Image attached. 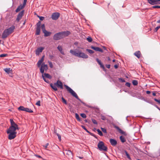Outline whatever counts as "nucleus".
Listing matches in <instances>:
<instances>
[{"label": "nucleus", "instance_id": "nucleus-28", "mask_svg": "<svg viewBox=\"0 0 160 160\" xmlns=\"http://www.w3.org/2000/svg\"><path fill=\"white\" fill-rule=\"evenodd\" d=\"M18 109L19 110L24 111L25 108L22 106H20L18 108Z\"/></svg>", "mask_w": 160, "mask_h": 160}, {"label": "nucleus", "instance_id": "nucleus-41", "mask_svg": "<svg viewBox=\"0 0 160 160\" xmlns=\"http://www.w3.org/2000/svg\"><path fill=\"white\" fill-rule=\"evenodd\" d=\"M42 63V62L39 61V60L38 61L37 63V66L38 67H40L41 64Z\"/></svg>", "mask_w": 160, "mask_h": 160}, {"label": "nucleus", "instance_id": "nucleus-18", "mask_svg": "<svg viewBox=\"0 0 160 160\" xmlns=\"http://www.w3.org/2000/svg\"><path fill=\"white\" fill-rule=\"evenodd\" d=\"M66 153L67 155H68L70 157H72V152L70 150H65Z\"/></svg>", "mask_w": 160, "mask_h": 160}, {"label": "nucleus", "instance_id": "nucleus-15", "mask_svg": "<svg viewBox=\"0 0 160 160\" xmlns=\"http://www.w3.org/2000/svg\"><path fill=\"white\" fill-rule=\"evenodd\" d=\"M44 49L43 47H40L38 48L36 50V54L37 55H39L40 52H42V50Z\"/></svg>", "mask_w": 160, "mask_h": 160}, {"label": "nucleus", "instance_id": "nucleus-59", "mask_svg": "<svg viewBox=\"0 0 160 160\" xmlns=\"http://www.w3.org/2000/svg\"><path fill=\"white\" fill-rule=\"evenodd\" d=\"M100 65L101 68H102L103 69H104V65L102 64V63H101V65Z\"/></svg>", "mask_w": 160, "mask_h": 160}, {"label": "nucleus", "instance_id": "nucleus-25", "mask_svg": "<svg viewBox=\"0 0 160 160\" xmlns=\"http://www.w3.org/2000/svg\"><path fill=\"white\" fill-rule=\"evenodd\" d=\"M43 75L44 77H45L49 79H51L52 78L51 76L49 74L45 73Z\"/></svg>", "mask_w": 160, "mask_h": 160}, {"label": "nucleus", "instance_id": "nucleus-27", "mask_svg": "<svg viewBox=\"0 0 160 160\" xmlns=\"http://www.w3.org/2000/svg\"><path fill=\"white\" fill-rule=\"evenodd\" d=\"M40 28H36V34L39 35L40 34Z\"/></svg>", "mask_w": 160, "mask_h": 160}, {"label": "nucleus", "instance_id": "nucleus-10", "mask_svg": "<svg viewBox=\"0 0 160 160\" xmlns=\"http://www.w3.org/2000/svg\"><path fill=\"white\" fill-rule=\"evenodd\" d=\"M23 13L24 11H22L18 14L16 18V21H17L18 22L21 18L23 14Z\"/></svg>", "mask_w": 160, "mask_h": 160}, {"label": "nucleus", "instance_id": "nucleus-39", "mask_svg": "<svg viewBox=\"0 0 160 160\" xmlns=\"http://www.w3.org/2000/svg\"><path fill=\"white\" fill-rule=\"evenodd\" d=\"M27 2V0H23V5H22V6L24 8V7L25 6L26 2Z\"/></svg>", "mask_w": 160, "mask_h": 160}, {"label": "nucleus", "instance_id": "nucleus-60", "mask_svg": "<svg viewBox=\"0 0 160 160\" xmlns=\"http://www.w3.org/2000/svg\"><path fill=\"white\" fill-rule=\"evenodd\" d=\"M100 65L101 68H102L103 69H104V65L102 64V63H101V65Z\"/></svg>", "mask_w": 160, "mask_h": 160}, {"label": "nucleus", "instance_id": "nucleus-53", "mask_svg": "<svg viewBox=\"0 0 160 160\" xmlns=\"http://www.w3.org/2000/svg\"><path fill=\"white\" fill-rule=\"evenodd\" d=\"M56 134L58 137V139L60 141L61 140V136L58 133H56Z\"/></svg>", "mask_w": 160, "mask_h": 160}, {"label": "nucleus", "instance_id": "nucleus-42", "mask_svg": "<svg viewBox=\"0 0 160 160\" xmlns=\"http://www.w3.org/2000/svg\"><path fill=\"white\" fill-rule=\"evenodd\" d=\"M48 63H49L50 67L51 68H53V64H52V62H51L48 61Z\"/></svg>", "mask_w": 160, "mask_h": 160}, {"label": "nucleus", "instance_id": "nucleus-56", "mask_svg": "<svg viewBox=\"0 0 160 160\" xmlns=\"http://www.w3.org/2000/svg\"><path fill=\"white\" fill-rule=\"evenodd\" d=\"M154 100L156 102H157L158 103L160 104V100H158L156 98H155Z\"/></svg>", "mask_w": 160, "mask_h": 160}, {"label": "nucleus", "instance_id": "nucleus-8", "mask_svg": "<svg viewBox=\"0 0 160 160\" xmlns=\"http://www.w3.org/2000/svg\"><path fill=\"white\" fill-rule=\"evenodd\" d=\"M150 4L153 5L155 4H160V0H147Z\"/></svg>", "mask_w": 160, "mask_h": 160}, {"label": "nucleus", "instance_id": "nucleus-7", "mask_svg": "<svg viewBox=\"0 0 160 160\" xmlns=\"http://www.w3.org/2000/svg\"><path fill=\"white\" fill-rule=\"evenodd\" d=\"M48 69V65L43 63L41 66L40 68V71L41 73L43 74L44 70H47Z\"/></svg>", "mask_w": 160, "mask_h": 160}, {"label": "nucleus", "instance_id": "nucleus-63", "mask_svg": "<svg viewBox=\"0 0 160 160\" xmlns=\"http://www.w3.org/2000/svg\"><path fill=\"white\" fill-rule=\"evenodd\" d=\"M114 67L115 68H118V65L116 64L114 66Z\"/></svg>", "mask_w": 160, "mask_h": 160}, {"label": "nucleus", "instance_id": "nucleus-19", "mask_svg": "<svg viewBox=\"0 0 160 160\" xmlns=\"http://www.w3.org/2000/svg\"><path fill=\"white\" fill-rule=\"evenodd\" d=\"M58 49L60 52V53L62 55H64V53L62 51V47L61 46H58L57 48Z\"/></svg>", "mask_w": 160, "mask_h": 160}, {"label": "nucleus", "instance_id": "nucleus-46", "mask_svg": "<svg viewBox=\"0 0 160 160\" xmlns=\"http://www.w3.org/2000/svg\"><path fill=\"white\" fill-rule=\"evenodd\" d=\"M102 131L104 133H106L107 132V131L106 129L105 128H101Z\"/></svg>", "mask_w": 160, "mask_h": 160}, {"label": "nucleus", "instance_id": "nucleus-33", "mask_svg": "<svg viewBox=\"0 0 160 160\" xmlns=\"http://www.w3.org/2000/svg\"><path fill=\"white\" fill-rule=\"evenodd\" d=\"M97 131L98 133V134L99 135L101 136H102V135L103 134L102 132L99 129H98L97 130Z\"/></svg>", "mask_w": 160, "mask_h": 160}, {"label": "nucleus", "instance_id": "nucleus-22", "mask_svg": "<svg viewBox=\"0 0 160 160\" xmlns=\"http://www.w3.org/2000/svg\"><path fill=\"white\" fill-rule=\"evenodd\" d=\"M23 8L22 6V5H20L16 10V12H18Z\"/></svg>", "mask_w": 160, "mask_h": 160}, {"label": "nucleus", "instance_id": "nucleus-38", "mask_svg": "<svg viewBox=\"0 0 160 160\" xmlns=\"http://www.w3.org/2000/svg\"><path fill=\"white\" fill-rule=\"evenodd\" d=\"M81 127H82L87 132L89 133H90V132L89 131H88L87 129H86V127H85V126H83V125H82L81 126Z\"/></svg>", "mask_w": 160, "mask_h": 160}, {"label": "nucleus", "instance_id": "nucleus-14", "mask_svg": "<svg viewBox=\"0 0 160 160\" xmlns=\"http://www.w3.org/2000/svg\"><path fill=\"white\" fill-rule=\"evenodd\" d=\"M91 48L93 50H95L96 51H99L101 52H103L101 48L99 47H94V46H92Z\"/></svg>", "mask_w": 160, "mask_h": 160}, {"label": "nucleus", "instance_id": "nucleus-34", "mask_svg": "<svg viewBox=\"0 0 160 160\" xmlns=\"http://www.w3.org/2000/svg\"><path fill=\"white\" fill-rule=\"evenodd\" d=\"M86 51L90 54H92L94 52V51L90 49H87Z\"/></svg>", "mask_w": 160, "mask_h": 160}, {"label": "nucleus", "instance_id": "nucleus-37", "mask_svg": "<svg viewBox=\"0 0 160 160\" xmlns=\"http://www.w3.org/2000/svg\"><path fill=\"white\" fill-rule=\"evenodd\" d=\"M87 40L89 42H91L92 41V38L90 37H88L87 38Z\"/></svg>", "mask_w": 160, "mask_h": 160}, {"label": "nucleus", "instance_id": "nucleus-57", "mask_svg": "<svg viewBox=\"0 0 160 160\" xmlns=\"http://www.w3.org/2000/svg\"><path fill=\"white\" fill-rule=\"evenodd\" d=\"M152 8H160V6H155L152 7Z\"/></svg>", "mask_w": 160, "mask_h": 160}, {"label": "nucleus", "instance_id": "nucleus-23", "mask_svg": "<svg viewBox=\"0 0 160 160\" xmlns=\"http://www.w3.org/2000/svg\"><path fill=\"white\" fill-rule=\"evenodd\" d=\"M50 86L51 87V88L55 91H57V88L56 87V85L54 84V85H53L52 84H50Z\"/></svg>", "mask_w": 160, "mask_h": 160}, {"label": "nucleus", "instance_id": "nucleus-58", "mask_svg": "<svg viewBox=\"0 0 160 160\" xmlns=\"http://www.w3.org/2000/svg\"><path fill=\"white\" fill-rule=\"evenodd\" d=\"M106 67L108 68H110V64H106Z\"/></svg>", "mask_w": 160, "mask_h": 160}, {"label": "nucleus", "instance_id": "nucleus-30", "mask_svg": "<svg viewBox=\"0 0 160 160\" xmlns=\"http://www.w3.org/2000/svg\"><path fill=\"white\" fill-rule=\"evenodd\" d=\"M132 83L134 85L136 86L138 85V82L136 80H133L132 81Z\"/></svg>", "mask_w": 160, "mask_h": 160}, {"label": "nucleus", "instance_id": "nucleus-20", "mask_svg": "<svg viewBox=\"0 0 160 160\" xmlns=\"http://www.w3.org/2000/svg\"><path fill=\"white\" fill-rule=\"evenodd\" d=\"M141 53L139 51H138L135 52L134 55L136 56L138 58H139L140 57Z\"/></svg>", "mask_w": 160, "mask_h": 160}, {"label": "nucleus", "instance_id": "nucleus-31", "mask_svg": "<svg viewBox=\"0 0 160 160\" xmlns=\"http://www.w3.org/2000/svg\"><path fill=\"white\" fill-rule=\"evenodd\" d=\"M124 152L125 153L126 156L127 157V158L129 159H131L129 155V154L128 153V152L126 151H125Z\"/></svg>", "mask_w": 160, "mask_h": 160}, {"label": "nucleus", "instance_id": "nucleus-40", "mask_svg": "<svg viewBox=\"0 0 160 160\" xmlns=\"http://www.w3.org/2000/svg\"><path fill=\"white\" fill-rule=\"evenodd\" d=\"M62 101L63 103H64L65 104H67V102L64 98L62 97Z\"/></svg>", "mask_w": 160, "mask_h": 160}, {"label": "nucleus", "instance_id": "nucleus-17", "mask_svg": "<svg viewBox=\"0 0 160 160\" xmlns=\"http://www.w3.org/2000/svg\"><path fill=\"white\" fill-rule=\"evenodd\" d=\"M43 33L44 34V35L45 37H48L52 33L51 32H48L46 30L43 32Z\"/></svg>", "mask_w": 160, "mask_h": 160}, {"label": "nucleus", "instance_id": "nucleus-3", "mask_svg": "<svg viewBox=\"0 0 160 160\" xmlns=\"http://www.w3.org/2000/svg\"><path fill=\"white\" fill-rule=\"evenodd\" d=\"M15 29V26L12 25L8 29H5L3 32L2 37V38H5L7 37L12 33Z\"/></svg>", "mask_w": 160, "mask_h": 160}, {"label": "nucleus", "instance_id": "nucleus-54", "mask_svg": "<svg viewBox=\"0 0 160 160\" xmlns=\"http://www.w3.org/2000/svg\"><path fill=\"white\" fill-rule=\"evenodd\" d=\"M160 28V26H158L156 27L155 28V30L156 32L157 31L159 28Z\"/></svg>", "mask_w": 160, "mask_h": 160}, {"label": "nucleus", "instance_id": "nucleus-2", "mask_svg": "<svg viewBox=\"0 0 160 160\" xmlns=\"http://www.w3.org/2000/svg\"><path fill=\"white\" fill-rule=\"evenodd\" d=\"M70 52L72 55L79 58H88L87 55L78 49H76L75 50H71L70 51Z\"/></svg>", "mask_w": 160, "mask_h": 160}, {"label": "nucleus", "instance_id": "nucleus-13", "mask_svg": "<svg viewBox=\"0 0 160 160\" xmlns=\"http://www.w3.org/2000/svg\"><path fill=\"white\" fill-rule=\"evenodd\" d=\"M63 38L68 36L70 34V32L68 31H64L61 32Z\"/></svg>", "mask_w": 160, "mask_h": 160}, {"label": "nucleus", "instance_id": "nucleus-29", "mask_svg": "<svg viewBox=\"0 0 160 160\" xmlns=\"http://www.w3.org/2000/svg\"><path fill=\"white\" fill-rule=\"evenodd\" d=\"M75 117L76 119L79 121H80V118L79 117V115L77 113L75 114Z\"/></svg>", "mask_w": 160, "mask_h": 160}, {"label": "nucleus", "instance_id": "nucleus-24", "mask_svg": "<svg viewBox=\"0 0 160 160\" xmlns=\"http://www.w3.org/2000/svg\"><path fill=\"white\" fill-rule=\"evenodd\" d=\"M120 139L121 142L123 143L124 142L126 141L125 138L122 136H121L120 137Z\"/></svg>", "mask_w": 160, "mask_h": 160}, {"label": "nucleus", "instance_id": "nucleus-44", "mask_svg": "<svg viewBox=\"0 0 160 160\" xmlns=\"http://www.w3.org/2000/svg\"><path fill=\"white\" fill-rule=\"evenodd\" d=\"M92 122L95 124H96L97 125L98 123H97V121L94 119H92Z\"/></svg>", "mask_w": 160, "mask_h": 160}, {"label": "nucleus", "instance_id": "nucleus-51", "mask_svg": "<svg viewBox=\"0 0 160 160\" xmlns=\"http://www.w3.org/2000/svg\"><path fill=\"white\" fill-rule=\"evenodd\" d=\"M96 60L99 65H101L102 63L98 59V58H96Z\"/></svg>", "mask_w": 160, "mask_h": 160}, {"label": "nucleus", "instance_id": "nucleus-6", "mask_svg": "<svg viewBox=\"0 0 160 160\" xmlns=\"http://www.w3.org/2000/svg\"><path fill=\"white\" fill-rule=\"evenodd\" d=\"M63 38L61 32L56 33L53 36V39L54 40H57Z\"/></svg>", "mask_w": 160, "mask_h": 160}, {"label": "nucleus", "instance_id": "nucleus-47", "mask_svg": "<svg viewBox=\"0 0 160 160\" xmlns=\"http://www.w3.org/2000/svg\"><path fill=\"white\" fill-rule=\"evenodd\" d=\"M7 56V54H2L0 55V57L1 58L5 57Z\"/></svg>", "mask_w": 160, "mask_h": 160}, {"label": "nucleus", "instance_id": "nucleus-16", "mask_svg": "<svg viewBox=\"0 0 160 160\" xmlns=\"http://www.w3.org/2000/svg\"><path fill=\"white\" fill-rule=\"evenodd\" d=\"M115 128H116L120 133L122 134H125V132L121 130L118 127L115 126Z\"/></svg>", "mask_w": 160, "mask_h": 160}, {"label": "nucleus", "instance_id": "nucleus-5", "mask_svg": "<svg viewBox=\"0 0 160 160\" xmlns=\"http://www.w3.org/2000/svg\"><path fill=\"white\" fill-rule=\"evenodd\" d=\"M98 147L100 151H107L108 150L107 147L105 145L104 143L102 141H100L98 145Z\"/></svg>", "mask_w": 160, "mask_h": 160}, {"label": "nucleus", "instance_id": "nucleus-61", "mask_svg": "<svg viewBox=\"0 0 160 160\" xmlns=\"http://www.w3.org/2000/svg\"><path fill=\"white\" fill-rule=\"evenodd\" d=\"M101 119L102 120H105L106 119V118L104 116H102L101 117Z\"/></svg>", "mask_w": 160, "mask_h": 160}, {"label": "nucleus", "instance_id": "nucleus-21", "mask_svg": "<svg viewBox=\"0 0 160 160\" xmlns=\"http://www.w3.org/2000/svg\"><path fill=\"white\" fill-rule=\"evenodd\" d=\"M4 70L8 74L11 73L12 72V69L10 68H5Z\"/></svg>", "mask_w": 160, "mask_h": 160}, {"label": "nucleus", "instance_id": "nucleus-64", "mask_svg": "<svg viewBox=\"0 0 160 160\" xmlns=\"http://www.w3.org/2000/svg\"><path fill=\"white\" fill-rule=\"evenodd\" d=\"M152 95L153 96H155L156 95V93L155 92H153L152 93Z\"/></svg>", "mask_w": 160, "mask_h": 160}, {"label": "nucleus", "instance_id": "nucleus-50", "mask_svg": "<svg viewBox=\"0 0 160 160\" xmlns=\"http://www.w3.org/2000/svg\"><path fill=\"white\" fill-rule=\"evenodd\" d=\"M119 80L122 82H125V80L122 78H119Z\"/></svg>", "mask_w": 160, "mask_h": 160}, {"label": "nucleus", "instance_id": "nucleus-12", "mask_svg": "<svg viewBox=\"0 0 160 160\" xmlns=\"http://www.w3.org/2000/svg\"><path fill=\"white\" fill-rule=\"evenodd\" d=\"M109 142L111 145L113 146H115L117 144L116 140L113 139H110Z\"/></svg>", "mask_w": 160, "mask_h": 160}, {"label": "nucleus", "instance_id": "nucleus-4", "mask_svg": "<svg viewBox=\"0 0 160 160\" xmlns=\"http://www.w3.org/2000/svg\"><path fill=\"white\" fill-rule=\"evenodd\" d=\"M64 86L66 88L67 90L74 97H75L76 98L79 100L82 103L84 104V103L82 102H81V100L78 98V95L76 92L72 90L68 86L66 85H64Z\"/></svg>", "mask_w": 160, "mask_h": 160}, {"label": "nucleus", "instance_id": "nucleus-11", "mask_svg": "<svg viewBox=\"0 0 160 160\" xmlns=\"http://www.w3.org/2000/svg\"><path fill=\"white\" fill-rule=\"evenodd\" d=\"M55 84L58 87L60 88L61 89H63L62 83L61 81L59 80L57 81V82L55 83Z\"/></svg>", "mask_w": 160, "mask_h": 160}, {"label": "nucleus", "instance_id": "nucleus-43", "mask_svg": "<svg viewBox=\"0 0 160 160\" xmlns=\"http://www.w3.org/2000/svg\"><path fill=\"white\" fill-rule=\"evenodd\" d=\"M81 116L83 118H86V115L84 113H81Z\"/></svg>", "mask_w": 160, "mask_h": 160}, {"label": "nucleus", "instance_id": "nucleus-32", "mask_svg": "<svg viewBox=\"0 0 160 160\" xmlns=\"http://www.w3.org/2000/svg\"><path fill=\"white\" fill-rule=\"evenodd\" d=\"M41 28L43 32L46 30L45 29V26L44 24H43L42 25Z\"/></svg>", "mask_w": 160, "mask_h": 160}, {"label": "nucleus", "instance_id": "nucleus-49", "mask_svg": "<svg viewBox=\"0 0 160 160\" xmlns=\"http://www.w3.org/2000/svg\"><path fill=\"white\" fill-rule=\"evenodd\" d=\"M125 85L128 87H130L131 84L129 82H127L126 83Z\"/></svg>", "mask_w": 160, "mask_h": 160}, {"label": "nucleus", "instance_id": "nucleus-52", "mask_svg": "<svg viewBox=\"0 0 160 160\" xmlns=\"http://www.w3.org/2000/svg\"><path fill=\"white\" fill-rule=\"evenodd\" d=\"M36 105L38 106H40L41 105V104H40V101H38L37 103H36Z\"/></svg>", "mask_w": 160, "mask_h": 160}, {"label": "nucleus", "instance_id": "nucleus-36", "mask_svg": "<svg viewBox=\"0 0 160 160\" xmlns=\"http://www.w3.org/2000/svg\"><path fill=\"white\" fill-rule=\"evenodd\" d=\"M42 77L45 81L46 82L48 83L49 82V81L48 79H46L44 77V76H43V74L42 75Z\"/></svg>", "mask_w": 160, "mask_h": 160}, {"label": "nucleus", "instance_id": "nucleus-48", "mask_svg": "<svg viewBox=\"0 0 160 160\" xmlns=\"http://www.w3.org/2000/svg\"><path fill=\"white\" fill-rule=\"evenodd\" d=\"M44 56H43L42 57L41 59L39 60V61H41L42 62L43 61L44 59Z\"/></svg>", "mask_w": 160, "mask_h": 160}, {"label": "nucleus", "instance_id": "nucleus-1", "mask_svg": "<svg viewBox=\"0 0 160 160\" xmlns=\"http://www.w3.org/2000/svg\"><path fill=\"white\" fill-rule=\"evenodd\" d=\"M11 126L7 131V133L8 134V139L12 140L14 138L16 137L17 133L16 130H19L18 125L12 119H10Z\"/></svg>", "mask_w": 160, "mask_h": 160}, {"label": "nucleus", "instance_id": "nucleus-62", "mask_svg": "<svg viewBox=\"0 0 160 160\" xmlns=\"http://www.w3.org/2000/svg\"><path fill=\"white\" fill-rule=\"evenodd\" d=\"M150 93H151V92H150V91H146V93H147V94H150Z\"/></svg>", "mask_w": 160, "mask_h": 160}, {"label": "nucleus", "instance_id": "nucleus-55", "mask_svg": "<svg viewBox=\"0 0 160 160\" xmlns=\"http://www.w3.org/2000/svg\"><path fill=\"white\" fill-rule=\"evenodd\" d=\"M48 143H47L45 145L43 146V147L45 148V149H46L47 148L48 146Z\"/></svg>", "mask_w": 160, "mask_h": 160}, {"label": "nucleus", "instance_id": "nucleus-35", "mask_svg": "<svg viewBox=\"0 0 160 160\" xmlns=\"http://www.w3.org/2000/svg\"><path fill=\"white\" fill-rule=\"evenodd\" d=\"M41 22H39L38 23H37L36 24L37 27L36 28H40V25H41Z\"/></svg>", "mask_w": 160, "mask_h": 160}, {"label": "nucleus", "instance_id": "nucleus-26", "mask_svg": "<svg viewBox=\"0 0 160 160\" xmlns=\"http://www.w3.org/2000/svg\"><path fill=\"white\" fill-rule=\"evenodd\" d=\"M24 111L30 113L33 112V111L31 109H30L28 108H25Z\"/></svg>", "mask_w": 160, "mask_h": 160}, {"label": "nucleus", "instance_id": "nucleus-9", "mask_svg": "<svg viewBox=\"0 0 160 160\" xmlns=\"http://www.w3.org/2000/svg\"><path fill=\"white\" fill-rule=\"evenodd\" d=\"M60 16V14L58 12H54L52 13V18L53 20H57Z\"/></svg>", "mask_w": 160, "mask_h": 160}, {"label": "nucleus", "instance_id": "nucleus-45", "mask_svg": "<svg viewBox=\"0 0 160 160\" xmlns=\"http://www.w3.org/2000/svg\"><path fill=\"white\" fill-rule=\"evenodd\" d=\"M38 17L39 18L40 20L41 21L43 20L44 18V17H43L39 16H38Z\"/></svg>", "mask_w": 160, "mask_h": 160}]
</instances>
